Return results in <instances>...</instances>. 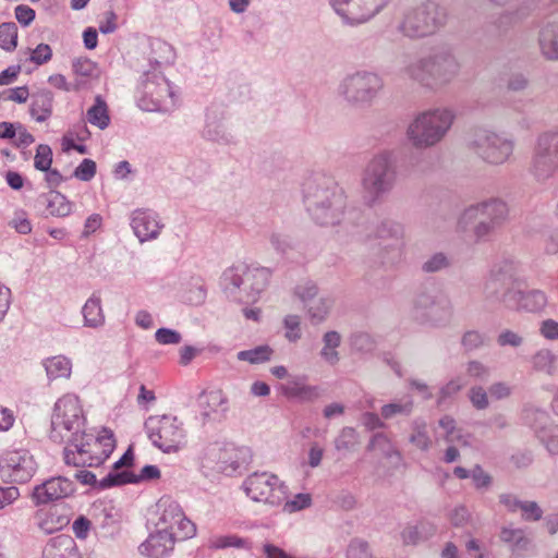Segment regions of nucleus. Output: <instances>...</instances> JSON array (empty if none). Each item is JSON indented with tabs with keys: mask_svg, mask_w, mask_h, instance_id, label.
<instances>
[{
	"mask_svg": "<svg viewBox=\"0 0 558 558\" xmlns=\"http://www.w3.org/2000/svg\"><path fill=\"white\" fill-rule=\"evenodd\" d=\"M312 505V497L310 494L300 493L294 495L291 499H289V496L284 500V502L281 505L282 510L286 513H294L301 510H304Z\"/></svg>",
	"mask_w": 558,
	"mask_h": 558,
	"instance_id": "47",
	"label": "nucleus"
},
{
	"mask_svg": "<svg viewBox=\"0 0 558 558\" xmlns=\"http://www.w3.org/2000/svg\"><path fill=\"white\" fill-rule=\"evenodd\" d=\"M303 198L313 220L320 226L339 225L344 216L347 198L335 180L314 173L303 183Z\"/></svg>",
	"mask_w": 558,
	"mask_h": 558,
	"instance_id": "1",
	"label": "nucleus"
},
{
	"mask_svg": "<svg viewBox=\"0 0 558 558\" xmlns=\"http://www.w3.org/2000/svg\"><path fill=\"white\" fill-rule=\"evenodd\" d=\"M539 47L547 59L558 60V23H550L542 28Z\"/></svg>",
	"mask_w": 558,
	"mask_h": 558,
	"instance_id": "32",
	"label": "nucleus"
},
{
	"mask_svg": "<svg viewBox=\"0 0 558 558\" xmlns=\"http://www.w3.org/2000/svg\"><path fill=\"white\" fill-rule=\"evenodd\" d=\"M508 213V206L502 199L490 198L464 209L459 218L458 226L462 231H466L476 219H485L497 227L507 219Z\"/></svg>",
	"mask_w": 558,
	"mask_h": 558,
	"instance_id": "19",
	"label": "nucleus"
},
{
	"mask_svg": "<svg viewBox=\"0 0 558 558\" xmlns=\"http://www.w3.org/2000/svg\"><path fill=\"white\" fill-rule=\"evenodd\" d=\"M250 549L251 543L248 539L238 536L236 534L216 535L208 542V548L218 550L227 548Z\"/></svg>",
	"mask_w": 558,
	"mask_h": 558,
	"instance_id": "39",
	"label": "nucleus"
},
{
	"mask_svg": "<svg viewBox=\"0 0 558 558\" xmlns=\"http://www.w3.org/2000/svg\"><path fill=\"white\" fill-rule=\"evenodd\" d=\"M17 45V27L14 23L0 24V47L4 50H13Z\"/></svg>",
	"mask_w": 558,
	"mask_h": 558,
	"instance_id": "46",
	"label": "nucleus"
},
{
	"mask_svg": "<svg viewBox=\"0 0 558 558\" xmlns=\"http://www.w3.org/2000/svg\"><path fill=\"white\" fill-rule=\"evenodd\" d=\"M499 537L504 544L509 546L512 553L525 550L530 543L522 529H514L510 526L501 527Z\"/></svg>",
	"mask_w": 558,
	"mask_h": 558,
	"instance_id": "37",
	"label": "nucleus"
},
{
	"mask_svg": "<svg viewBox=\"0 0 558 558\" xmlns=\"http://www.w3.org/2000/svg\"><path fill=\"white\" fill-rule=\"evenodd\" d=\"M469 399L476 410H485L489 407L488 395L482 386H474L469 390Z\"/></svg>",
	"mask_w": 558,
	"mask_h": 558,
	"instance_id": "52",
	"label": "nucleus"
},
{
	"mask_svg": "<svg viewBox=\"0 0 558 558\" xmlns=\"http://www.w3.org/2000/svg\"><path fill=\"white\" fill-rule=\"evenodd\" d=\"M72 69L77 76L90 77L96 72V64L87 58H78L73 61Z\"/></svg>",
	"mask_w": 558,
	"mask_h": 558,
	"instance_id": "55",
	"label": "nucleus"
},
{
	"mask_svg": "<svg viewBox=\"0 0 558 558\" xmlns=\"http://www.w3.org/2000/svg\"><path fill=\"white\" fill-rule=\"evenodd\" d=\"M461 64L449 47L435 48L430 53L411 61L404 75L430 90L451 84L460 74Z\"/></svg>",
	"mask_w": 558,
	"mask_h": 558,
	"instance_id": "2",
	"label": "nucleus"
},
{
	"mask_svg": "<svg viewBox=\"0 0 558 558\" xmlns=\"http://www.w3.org/2000/svg\"><path fill=\"white\" fill-rule=\"evenodd\" d=\"M46 209L53 217H65L72 211V204L66 197L57 191H50L43 196Z\"/></svg>",
	"mask_w": 558,
	"mask_h": 558,
	"instance_id": "34",
	"label": "nucleus"
},
{
	"mask_svg": "<svg viewBox=\"0 0 558 558\" xmlns=\"http://www.w3.org/2000/svg\"><path fill=\"white\" fill-rule=\"evenodd\" d=\"M414 402L410 396L395 400L381 408L380 414L384 418L389 420L397 415L409 416L413 411Z\"/></svg>",
	"mask_w": 558,
	"mask_h": 558,
	"instance_id": "41",
	"label": "nucleus"
},
{
	"mask_svg": "<svg viewBox=\"0 0 558 558\" xmlns=\"http://www.w3.org/2000/svg\"><path fill=\"white\" fill-rule=\"evenodd\" d=\"M148 438L166 453L179 451L185 444L183 423L170 414L149 416L145 422Z\"/></svg>",
	"mask_w": 558,
	"mask_h": 558,
	"instance_id": "14",
	"label": "nucleus"
},
{
	"mask_svg": "<svg viewBox=\"0 0 558 558\" xmlns=\"http://www.w3.org/2000/svg\"><path fill=\"white\" fill-rule=\"evenodd\" d=\"M43 558H82L75 541L69 535L51 538L43 550Z\"/></svg>",
	"mask_w": 558,
	"mask_h": 558,
	"instance_id": "27",
	"label": "nucleus"
},
{
	"mask_svg": "<svg viewBox=\"0 0 558 558\" xmlns=\"http://www.w3.org/2000/svg\"><path fill=\"white\" fill-rule=\"evenodd\" d=\"M471 478L477 489L487 488L493 482L492 476L486 473L480 465H475L471 470Z\"/></svg>",
	"mask_w": 558,
	"mask_h": 558,
	"instance_id": "60",
	"label": "nucleus"
},
{
	"mask_svg": "<svg viewBox=\"0 0 558 558\" xmlns=\"http://www.w3.org/2000/svg\"><path fill=\"white\" fill-rule=\"evenodd\" d=\"M52 163V150L49 145L40 144L36 148L34 167L39 171L49 170Z\"/></svg>",
	"mask_w": 558,
	"mask_h": 558,
	"instance_id": "49",
	"label": "nucleus"
},
{
	"mask_svg": "<svg viewBox=\"0 0 558 558\" xmlns=\"http://www.w3.org/2000/svg\"><path fill=\"white\" fill-rule=\"evenodd\" d=\"M448 266V257L444 253H435L423 263L422 270L425 272H437Z\"/></svg>",
	"mask_w": 558,
	"mask_h": 558,
	"instance_id": "53",
	"label": "nucleus"
},
{
	"mask_svg": "<svg viewBox=\"0 0 558 558\" xmlns=\"http://www.w3.org/2000/svg\"><path fill=\"white\" fill-rule=\"evenodd\" d=\"M53 96L49 90H39L32 95L31 116L37 122H45L52 114Z\"/></svg>",
	"mask_w": 558,
	"mask_h": 558,
	"instance_id": "30",
	"label": "nucleus"
},
{
	"mask_svg": "<svg viewBox=\"0 0 558 558\" xmlns=\"http://www.w3.org/2000/svg\"><path fill=\"white\" fill-rule=\"evenodd\" d=\"M85 418L76 395L66 393L58 399L51 418L50 437L53 441L70 444L78 440Z\"/></svg>",
	"mask_w": 558,
	"mask_h": 558,
	"instance_id": "7",
	"label": "nucleus"
},
{
	"mask_svg": "<svg viewBox=\"0 0 558 558\" xmlns=\"http://www.w3.org/2000/svg\"><path fill=\"white\" fill-rule=\"evenodd\" d=\"M446 11L433 1L408 9L399 25L400 32L410 38L434 34L446 22Z\"/></svg>",
	"mask_w": 558,
	"mask_h": 558,
	"instance_id": "11",
	"label": "nucleus"
},
{
	"mask_svg": "<svg viewBox=\"0 0 558 558\" xmlns=\"http://www.w3.org/2000/svg\"><path fill=\"white\" fill-rule=\"evenodd\" d=\"M114 446L113 434L107 429L98 436L83 430L78 440L70 442L64 448V462L76 468L98 466L110 456Z\"/></svg>",
	"mask_w": 558,
	"mask_h": 558,
	"instance_id": "6",
	"label": "nucleus"
},
{
	"mask_svg": "<svg viewBox=\"0 0 558 558\" xmlns=\"http://www.w3.org/2000/svg\"><path fill=\"white\" fill-rule=\"evenodd\" d=\"M74 484L66 477H51L33 488L31 498L36 506L46 505L70 496Z\"/></svg>",
	"mask_w": 558,
	"mask_h": 558,
	"instance_id": "20",
	"label": "nucleus"
},
{
	"mask_svg": "<svg viewBox=\"0 0 558 558\" xmlns=\"http://www.w3.org/2000/svg\"><path fill=\"white\" fill-rule=\"evenodd\" d=\"M138 107L145 111H170L175 107L174 93L156 68L143 74L138 87Z\"/></svg>",
	"mask_w": 558,
	"mask_h": 558,
	"instance_id": "12",
	"label": "nucleus"
},
{
	"mask_svg": "<svg viewBox=\"0 0 558 558\" xmlns=\"http://www.w3.org/2000/svg\"><path fill=\"white\" fill-rule=\"evenodd\" d=\"M131 227L136 238L143 243L157 239L163 225L156 213L147 209H136L132 213Z\"/></svg>",
	"mask_w": 558,
	"mask_h": 558,
	"instance_id": "21",
	"label": "nucleus"
},
{
	"mask_svg": "<svg viewBox=\"0 0 558 558\" xmlns=\"http://www.w3.org/2000/svg\"><path fill=\"white\" fill-rule=\"evenodd\" d=\"M46 374L50 380L70 378L72 374V362L64 355H56L44 361Z\"/></svg>",
	"mask_w": 558,
	"mask_h": 558,
	"instance_id": "33",
	"label": "nucleus"
},
{
	"mask_svg": "<svg viewBox=\"0 0 558 558\" xmlns=\"http://www.w3.org/2000/svg\"><path fill=\"white\" fill-rule=\"evenodd\" d=\"M383 89L384 80L379 74L357 70L343 76L337 93L350 106L364 108L373 105Z\"/></svg>",
	"mask_w": 558,
	"mask_h": 558,
	"instance_id": "8",
	"label": "nucleus"
},
{
	"mask_svg": "<svg viewBox=\"0 0 558 558\" xmlns=\"http://www.w3.org/2000/svg\"><path fill=\"white\" fill-rule=\"evenodd\" d=\"M424 523L418 525H408L401 532V538L405 545H415L422 538V533L426 532Z\"/></svg>",
	"mask_w": 558,
	"mask_h": 558,
	"instance_id": "54",
	"label": "nucleus"
},
{
	"mask_svg": "<svg viewBox=\"0 0 558 558\" xmlns=\"http://www.w3.org/2000/svg\"><path fill=\"white\" fill-rule=\"evenodd\" d=\"M277 389L288 400L298 402H314L320 397L319 387L307 385L301 377H291Z\"/></svg>",
	"mask_w": 558,
	"mask_h": 558,
	"instance_id": "23",
	"label": "nucleus"
},
{
	"mask_svg": "<svg viewBox=\"0 0 558 558\" xmlns=\"http://www.w3.org/2000/svg\"><path fill=\"white\" fill-rule=\"evenodd\" d=\"M52 57V50L47 44H39L31 53V61L41 65L48 62Z\"/></svg>",
	"mask_w": 558,
	"mask_h": 558,
	"instance_id": "62",
	"label": "nucleus"
},
{
	"mask_svg": "<svg viewBox=\"0 0 558 558\" xmlns=\"http://www.w3.org/2000/svg\"><path fill=\"white\" fill-rule=\"evenodd\" d=\"M390 0H330L333 11L348 25H357L369 21L379 13Z\"/></svg>",
	"mask_w": 558,
	"mask_h": 558,
	"instance_id": "17",
	"label": "nucleus"
},
{
	"mask_svg": "<svg viewBox=\"0 0 558 558\" xmlns=\"http://www.w3.org/2000/svg\"><path fill=\"white\" fill-rule=\"evenodd\" d=\"M468 144L482 160L495 166L505 163L514 147L512 140L484 128L473 129Z\"/></svg>",
	"mask_w": 558,
	"mask_h": 558,
	"instance_id": "13",
	"label": "nucleus"
},
{
	"mask_svg": "<svg viewBox=\"0 0 558 558\" xmlns=\"http://www.w3.org/2000/svg\"><path fill=\"white\" fill-rule=\"evenodd\" d=\"M155 338L160 344H178L182 340L180 332L169 328H159L155 333Z\"/></svg>",
	"mask_w": 558,
	"mask_h": 558,
	"instance_id": "58",
	"label": "nucleus"
},
{
	"mask_svg": "<svg viewBox=\"0 0 558 558\" xmlns=\"http://www.w3.org/2000/svg\"><path fill=\"white\" fill-rule=\"evenodd\" d=\"M295 296L306 305L318 295V287L312 280H302L294 288Z\"/></svg>",
	"mask_w": 558,
	"mask_h": 558,
	"instance_id": "48",
	"label": "nucleus"
},
{
	"mask_svg": "<svg viewBox=\"0 0 558 558\" xmlns=\"http://www.w3.org/2000/svg\"><path fill=\"white\" fill-rule=\"evenodd\" d=\"M470 228H472L475 239L482 240L489 235L496 226L485 219H476L466 230Z\"/></svg>",
	"mask_w": 558,
	"mask_h": 558,
	"instance_id": "59",
	"label": "nucleus"
},
{
	"mask_svg": "<svg viewBox=\"0 0 558 558\" xmlns=\"http://www.w3.org/2000/svg\"><path fill=\"white\" fill-rule=\"evenodd\" d=\"M96 174V162L92 159H84L74 170V177L81 181H90Z\"/></svg>",
	"mask_w": 558,
	"mask_h": 558,
	"instance_id": "56",
	"label": "nucleus"
},
{
	"mask_svg": "<svg viewBox=\"0 0 558 558\" xmlns=\"http://www.w3.org/2000/svg\"><path fill=\"white\" fill-rule=\"evenodd\" d=\"M206 408L202 412L204 423L220 422L228 411V399L222 391H210L206 396Z\"/></svg>",
	"mask_w": 558,
	"mask_h": 558,
	"instance_id": "28",
	"label": "nucleus"
},
{
	"mask_svg": "<svg viewBox=\"0 0 558 558\" xmlns=\"http://www.w3.org/2000/svg\"><path fill=\"white\" fill-rule=\"evenodd\" d=\"M272 349L268 345H259L251 350L240 351L236 354L239 361H245L251 364L266 362L270 359Z\"/></svg>",
	"mask_w": 558,
	"mask_h": 558,
	"instance_id": "45",
	"label": "nucleus"
},
{
	"mask_svg": "<svg viewBox=\"0 0 558 558\" xmlns=\"http://www.w3.org/2000/svg\"><path fill=\"white\" fill-rule=\"evenodd\" d=\"M180 541L171 532H163L159 529L140 546V551L149 558H165L173 550L174 544Z\"/></svg>",
	"mask_w": 558,
	"mask_h": 558,
	"instance_id": "24",
	"label": "nucleus"
},
{
	"mask_svg": "<svg viewBox=\"0 0 558 558\" xmlns=\"http://www.w3.org/2000/svg\"><path fill=\"white\" fill-rule=\"evenodd\" d=\"M547 304V296L541 290H531L520 294L519 306L527 312H539Z\"/></svg>",
	"mask_w": 558,
	"mask_h": 558,
	"instance_id": "42",
	"label": "nucleus"
},
{
	"mask_svg": "<svg viewBox=\"0 0 558 558\" xmlns=\"http://www.w3.org/2000/svg\"><path fill=\"white\" fill-rule=\"evenodd\" d=\"M37 525L38 527L45 532L46 534H52L53 532L60 530L65 523L66 520L61 517H56L50 512L38 511L36 513Z\"/></svg>",
	"mask_w": 558,
	"mask_h": 558,
	"instance_id": "44",
	"label": "nucleus"
},
{
	"mask_svg": "<svg viewBox=\"0 0 558 558\" xmlns=\"http://www.w3.org/2000/svg\"><path fill=\"white\" fill-rule=\"evenodd\" d=\"M412 316L420 324L445 327L453 317V305L450 298L441 291L424 289L413 299Z\"/></svg>",
	"mask_w": 558,
	"mask_h": 558,
	"instance_id": "9",
	"label": "nucleus"
},
{
	"mask_svg": "<svg viewBox=\"0 0 558 558\" xmlns=\"http://www.w3.org/2000/svg\"><path fill=\"white\" fill-rule=\"evenodd\" d=\"M304 307L312 324H320L327 319L332 307V300L329 296L320 295L308 302Z\"/></svg>",
	"mask_w": 558,
	"mask_h": 558,
	"instance_id": "35",
	"label": "nucleus"
},
{
	"mask_svg": "<svg viewBox=\"0 0 558 558\" xmlns=\"http://www.w3.org/2000/svg\"><path fill=\"white\" fill-rule=\"evenodd\" d=\"M270 270L264 267L236 265L222 275L225 290L234 299L250 303L256 302L268 286Z\"/></svg>",
	"mask_w": 558,
	"mask_h": 558,
	"instance_id": "5",
	"label": "nucleus"
},
{
	"mask_svg": "<svg viewBox=\"0 0 558 558\" xmlns=\"http://www.w3.org/2000/svg\"><path fill=\"white\" fill-rule=\"evenodd\" d=\"M454 120L456 112L449 107L424 110L409 123L407 140L416 149L432 148L445 140Z\"/></svg>",
	"mask_w": 558,
	"mask_h": 558,
	"instance_id": "3",
	"label": "nucleus"
},
{
	"mask_svg": "<svg viewBox=\"0 0 558 558\" xmlns=\"http://www.w3.org/2000/svg\"><path fill=\"white\" fill-rule=\"evenodd\" d=\"M241 489L255 504L275 509L281 507L288 497V486L270 472H254L245 477Z\"/></svg>",
	"mask_w": 558,
	"mask_h": 558,
	"instance_id": "10",
	"label": "nucleus"
},
{
	"mask_svg": "<svg viewBox=\"0 0 558 558\" xmlns=\"http://www.w3.org/2000/svg\"><path fill=\"white\" fill-rule=\"evenodd\" d=\"M497 343L500 347L518 348L523 343V338L512 330H504L498 335Z\"/></svg>",
	"mask_w": 558,
	"mask_h": 558,
	"instance_id": "63",
	"label": "nucleus"
},
{
	"mask_svg": "<svg viewBox=\"0 0 558 558\" xmlns=\"http://www.w3.org/2000/svg\"><path fill=\"white\" fill-rule=\"evenodd\" d=\"M359 444V434L353 427L342 428L335 439V448L338 451H352Z\"/></svg>",
	"mask_w": 558,
	"mask_h": 558,
	"instance_id": "43",
	"label": "nucleus"
},
{
	"mask_svg": "<svg viewBox=\"0 0 558 558\" xmlns=\"http://www.w3.org/2000/svg\"><path fill=\"white\" fill-rule=\"evenodd\" d=\"M36 470L37 463L27 450H9L0 458V473L11 482L26 483Z\"/></svg>",
	"mask_w": 558,
	"mask_h": 558,
	"instance_id": "18",
	"label": "nucleus"
},
{
	"mask_svg": "<svg viewBox=\"0 0 558 558\" xmlns=\"http://www.w3.org/2000/svg\"><path fill=\"white\" fill-rule=\"evenodd\" d=\"M82 314L84 318V326L89 328H99L105 324V314L101 307V299L97 293L85 302Z\"/></svg>",
	"mask_w": 558,
	"mask_h": 558,
	"instance_id": "31",
	"label": "nucleus"
},
{
	"mask_svg": "<svg viewBox=\"0 0 558 558\" xmlns=\"http://www.w3.org/2000/svg\"><path fill=\"white\" fill-rule=\"evenodd\" d=\"M530 171L537 181H546L558 171V128L537 135L530 165Z\"/></svg>",
	"mask_w": 558,
	"mask_h": 558,
	"instance_id": "15",
	"label": "nucleus"
},
{
	"mask_svg": "<svg viewBox=\"0 0 558 558\" xmlns=\"http://www.w3.org/2000/svg\"><path fill=\"white\" fill-rule=\"evenodd\" d=\"M398 179L395 154L391 150H380L366 162L361 174V186L371 204L379 202L389 194Z\"/></svg>",
	"mask_w": 558,
	"mask_h": 558,
	"instance_id": "4",
	"label": "nucleus"
},
{
	"mask_svg": "<svg viewBox=\"0 0 558 558\" xmlns=\"http://www.w3.org/2000/svg\"><path fill=\"white\" fill-rule=\"evenodd\" d=\"M283 325L286 328V338L290 342H296L299 339H301L302 332H301V318L298 315H287L283 319Z\"/></svg>",
	"mask_w": 558,
	"mask_h": 558,
	"instance_id": "50",
	"label": "nucleus"
},
{
	"mask_svg": "<svg viewBox=\"0 0 558 558\" xmlns=\"http://www.w3.org/2000/svg\"><path fill=\"white\" fill-rule=\"evenodd\" d=\"M512 277L501 268H494L484 284L485 298L489 301L505 302L510 293Z\"/></svg>",
	"mask_w": 558,
	"mask_h": 558,
	"instance_id": "26",
	"label": "nucleus"
},
{
	"mask_svg": "<svg viewBox=\"0 0 558 558\" xmlns=\"http://www.w3.org/2000/svg\"><path fill=\"white\" fill-rule=\"evenodd\" d=\"M86 120L99 130H105L110 124V116L107 102L101 96L95 97L94 105L86 111Z\"/></svg>",
	"mask_w": 558,
	"mask_h": 558,
	"instance_id": "36",
	"label": "nucleus"
},
{
	"mask_svg": "<svg viewBox=\"0 0 558 558\" xmlns=\"http://www.w3.org/2000/svg\"><path fill=\"white\" fill-rule=\"evenodd\" d=\"M156 527L163 532L189 539L196 535V525L186 518L178 501L169 496L161 497L156 504Z\"/></svg>",
	"mask_w": 558,
	"mask_h": 558,
	"instance_id": "16",
	"label": "nucleus"
},
{
	"mask_svg": "<svg viewBox=\"0 0 558 558\" xmlns=\"http://www.w3.org/2000/svg\"><path fill=\"white\" fill-rule=\"evenodd\" d=\"M160 477V470L156 465H145L138 474H133L130 471L109 472L105 477L99 481L100 488H109L112 486H120L130 483H140L153 481Z\"/></svg>",
	"mask_w": 558,
	"mask_h": 558,
	"instance_id": "22",
	"label": "nucleus"
},
{
	"mask_svg": "<svg viewBox=\"0 0 558 558\" xmlns=\"http://www.w3.org/2000/svg\"><path fill=\"white\" fill-rule=\"evenodd\" d=\"M556 355L549 349H541L531 356V364L534 371L554 375L556 371Z\"/></svg>",
	"mask_w": 558,
	"mask_h": 558,
	"instance_id": "40",
	"label": "nucleus"
},
{
	"mask_svg": "<svg viewBox=\"0 0 558 558\" xmlns=\"http://www.w3.org/2000/svg\"><path fill=\"white\" fill-rule=\"evenodd\" d=\"M409 441L421 451H428L433 440L427 430V423L422 418L412 422Z\"/></svg>",
	"mask_w": 558,
	"mask_h": 558,
	"instance_id": "38",
	"label": "nucleus"
},
{
	"mask_svg": "<svg viewBox=\"0 0 558 558\" xmlns=\"http://www.w3.org/2000/svg\"><path fill=\"white\" fill-rule=\"evenodd\" d=\"M10 226L21 234H28L32 232V223L24 211H16L13 219L10 221Z\"/></svg>",
	"mask_w": 558,
	"mask_h": 558,
	"instance_id": "61",
	"label": "nucleus"
},
{
	"mask_svg": "<svg viewBox=\"0 0 558 558\" xmlns=\"http://www.w3.org/2000/svg\"><path fill=\"white\" fill-rule=\"evenodd\" d=\"M487 341V337L477 331V330H469L463 333L461 339V344L464 349L472 351L483 347Z\"/></svg>",
	"mask_w": 558,
	"mask_h": 558,
	"instance_id": "51",
	"label": "nucleus"
},
{
	"mask_svg": "<svg viewBox=\"0 0 558 558\" xmlns=\"http://www.w3.org/2000/svg\"><path fill=\"white\" fill-rule=\"evenodd\" d=\"M342 343V336L337 330H328L322 337V349L319 355L322 360L330 366H335L340 362V353L338 351Z\"/></svg>",
	"mask_w": 558,
	"mask_h": 558,
	"instance_id": "29",
	"label": "nucleus"
},
{
	"mask_svg": "<svg viewBox=\"0 0 558 558\" xmlns=\"http://www.w3.org/2000/svg\"><path fill=\"white\" fill-rule=\"evenodd\" d=\"M466 373L475 379H486L489 376V368L482 362L473 360L466 364Z\"/></svg>",
	"mask_w": 558,
	"mask_h": 558,
	"instance_id": "64",
	"label": "nucleus"
},
{
	"mask_svg": "<svg viewBox=\"0 0 558 558\" xmlns=\"http://www.w3.org/2000/svg\"><path fill=\"white\" fill-rule=\"evenodd\" d=\"M368 544L364 541L354 539L347 549V558H371Z\"/></svg>",
	"mask_w": 558,
	"mask_h": 558,
	"instance_id": "57",
	"label": "nucleus"
},
{
	"mask_svg": "<svg viewBox=\"0 0 558 558\" xmlns=\"http://www.w3.org/2000/svg\"><path fill=\"white\" fill-rule=\"evenodd\" d=\"M376 234L380 240H391L393 241V247L391 251V259L393 262H398L402 257V252L404 248V226L392 219L383 220L377 229Z\"/></svg>",
	"mask_w": 558,
	"mask_h": 558,
	"instance_id": "25",
	"label": "nucleus"
}]
</instances>
